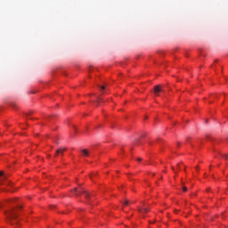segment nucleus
Masks as SVG:
<instances>
[{"label": "nucleus", "instance_id": "f8f14e48", "mask_svg": "<svg viewBox=\"0 0 228 228\" xmlns=\"http://www.w3.org/2000/svg\"><path fill=\"white\" fill-rule=\"evenodd\" d=\"M137 161H142V159H141V158H138V159H137Z\"/></svg>", "mask_w": 228, "mask_h": 228}, {"label": "nucleus", "instance_id": "a211bd4d", "mask_svg": "<svg viewBox=\"0 0 228 228\" xmlns=\"http://www.w3.org/2000/svg\"><path fill=\"white\" fill-rule=\"evenodd\" d=\"M199 169V167H196V170Z\"/></svg>", "mask_w": 228, "mask_h": 228}, {"label": "nucleus", "instance_id": "0eeeda50", "mask_svg": "<svg viewBox=\"0 0 228 228\" xmlns=\"http://www.w3.org/2000/svg\"><path fill=\"white\" fill-rule=\"evenodd\" d=\"M147 212H149V208H147L145 207L142 208H139V213H142V215H143V214H145Z\"/></svg>", "mask_w": 228, "mask_h": 228}, {"label": "nucleus", "instance_id": "1a4fd4ad", "mask_svg": "<svg viewBox=\"0 0 228 228\" xmlns=\"http://www.w3.org/2000/svg\"><path fill=\"white\" fill-rule=\"evenodd\" d=\"M183 191L184 192L188 191V188L186 186H183Z\"/></svg>", "mask_w": 228, "mask_h": 228}, {"label": "nucleus", "instance_id": "6e6552de", "mask_svg": "<svg viewBox=\"0 0 228 228\" xmlns=\"http://www.w3.org/2000/svg\"><path fill=\"white\" fill-rule=\"evenodd\" d=\"M13 202H17V200H10L8 201V204H13Z\"/></svg>", "mask_w": 228, "mask_h": 228}, {"label": "nucleus", "instance_id": "f257e3e1", "mask_svg": "<svg viewBox=\"0 0 228 228\" xmlns=\"http://www.w3.org/2000/svg\"><path fill=\"white\" fill-rule=\"evenodd\" d=\"M19 209H22V206H18L16 208L9 207V208L4 211L7 221L9 222V224H11V225L19 223V221L17 220V211H19Z\"/></svg>", "mask_w": 228, "mask_h": 228}, {"label": "nucleus", "instance_id": "423d86ee", "mask_svg": "<svg viewBox=\"0 0 228 228\" xmlns=\"http://www.w3.org/2000/svg\"><path fill=\"white\" fill-rule=\"evenodd\" d=\"M81 152L84 158H88V156H90V151L88 150H82Z\"/></svg>", "mask_w": 228, "mask_h": 228}, {"label": "nucleus", "instance_id": "20e7f679", "mask_svg": "<svg viewBox=\"0 0 228 228\" xmlns=\"http://www.w3.org/2000/svg\"><path fill=\"white\" fill-rule=\"evenodd\" d=\"M65 151H67V149H61V148L58 149V150L56 151V152H55V157H56V156H60V154H61V156H63V152H65Z\"/></svg>", "mask_w": 228, "mask_h": 228}, {"label": "nucleus", "instance_id": "39448f33", "mask_svg": "<svg viewBox=\"0 0 228 228\" xmlns=\"http://www.w3.org/2000/svg\"><path fill=\"white\" fill-rule=\"evenodd\" d=\"M159 92H163V88H161V86H156L154 87V94H156L158 95V94H159Z\"/></svg>", "mask_w": 228, "mask_h": 228}, {"label": "nucleus", "instance_id": "9d476101", "mask_svg": "<svg viewBox=\"0 0 228 228\" xmlns=\"http://www.w3.org/2000/svg\"><path fill=\"white\" fill-rule=\"evenodd\" d=\"M123 204H124V206H128L129 205V200H126Z\"/></svg>", "mask_w": 228, "mask_h": 228}, {"label": "nucleus", "instance_id": "ddd939ff", "mask_svg": "<svg viewBox=\"0 0 228 228\" xmlns=\"http://www.w3.org/2000/svg\"><path fill=\"white\" fill-rule=\"evenodd\" d=\"M177 167H178V168H180V167H181V166L178 164V165H177Z\"/></svg>", "mask_w": 228, "mask_h": 228}, {"label": "nucleus", "instance_id": "f3484780", "mask_svg": "<svg viewBox=\"0 0 228 228\" xmlns=\"http://www.w3.org/2000/svg\"><path fill=\"white\" fill-rule=\"evenodd\" d=\"M172 170H175L174 167H172Z\"/></svg>", "mask_w": 228, "mask_h": 228}, {"label": "nucleus", "instance_id": "f03ea898", "mask_svg": "<svg viewBox=\"0 0 228 228\" xmlns=\"http://www.w3.org/2000/svg\"><path fill=\"white\" fill-rule=\"evenodd\" d=\"M73 193L74 195H76V197H80V195H85L86 199H90V193H88V191H85V189L83 188H75L73 190Z\"/></svg>", "mask_w": 228, "mask_h": 228}, {"label": "nucleus", "instance_id": "dca6fc26", "mask_svg": "<svg viewBox=\"0 0 228 228\" xmlns=\"http://www.w3.org/2000/svg\"><path fill=\"white\" fill-rule=\"evenodd\" d=\"M98 102H101V99H98Z\"/></svg>", "mask_w": 228, "mask_h": 228}, {"label": "nucleus", "instance_id": "4468645a", "mask_svg": "<svg viewBox=\"0 0 228 228\" xmlns=\"http://www.w3.org/2000/svg\"><path fill=\"white\" fill-rule=\"evenodd\" d=\"M6 184H7V185H10V182H7Z\"/></svg>", "mask_w": 228, "mask_h": 228}, {"label": "nucleus", "instance_id": "9b49d317", "mask_svg": "<svg viewBox=\"0 0 228 228\" xmlns=\"http://www.w3.org/2000/svg\"><path fill=\"white\" fill-rule=\"evenodd\" d=\"M102 90H104L106 87L104 86H101Z\"/></svg>", "mask_w": 228, "mask_h": 228}, {"label": "nucleus", "instance_id": "2eb2a0df", "mask_svg": "<svg viewBox=\"0 0 228 228\" xmlns=\"http://www.w3.org/2000/svg\"><path fill=\"white\" fill-rule=\"evenodd\" d=\"M224 158L227 159V158H228V155H225Z\"/></svg>", "mask_w": 228, "mask_h": 228}, {"label": "nucleus", "instance_id": "7ed1b4c3", "mask_svg": "<svg viewBox=\"0 0 228 228\" xmlns=\"http://www.w3.org/2000/svg\"><path fill=\"white\" fill-rule=\"evenodd\" d=\"M3 181H6V175H4V172L0 171V183L4 184Z\"/></svg>", "mask_w": 228, "mask_h": 228}]
</instances>
